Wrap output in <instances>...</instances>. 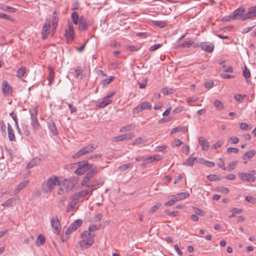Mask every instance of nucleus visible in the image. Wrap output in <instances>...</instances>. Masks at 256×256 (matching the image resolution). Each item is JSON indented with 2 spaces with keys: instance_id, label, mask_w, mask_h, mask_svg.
<instances>
[{
  "instance_id": "obj_11",
  "label": "nucleus",
  "mask_w": 256,
  "mask_h": 256,
  "mask_svg": "<svg viewBox=\"0 0 256 256\" xmlns=\"http://www.w3.org/2000/svg\"><path fill=\"white\" fill-rule=\"evenodd\" d=\"M92 194V190L88 188V190H84L78 192L74 194L72 196V198L78 200L83 198L88 195L90 196Z\"/></svg>"
},
{
  "instance_id": "obj_6",
  "label": "nucleus",
  "mask_w": 256,
  "mask_h": 256,
  "mask_svg": "<svg viewBox=\"0 0 256 256\" xmlns=\"http://www.w3.org/2000/svg\"><path fill=\"white\" fill-rule=\"evenodd\" d=\"M68 28L65 30V37L68 43H71L74 39V32L72 23L68 22Z\"/></svg>"
},
{
  "instance_id": "obj_45",
  "label": "nucleus",
  "mask_w": 256,
  "mask_h": 256,
  "mask_svg": "<svg viewBox=\"0 0 256 256\" xmlns=\"http://www.w3.org/2000/svg\"><path fill=\"white\" fill-rule=\"evenodd\" d=\"M114 76H110L108 78H106L104 80L102 84H103L104 86H106L109 84H110L112 81L114 80Z\"/></svg>"
},
{
  "instance_id": "obj_17",
  "label": "nucleus",
  "mask_w": 256,
  "mask_h": 256,
  "mask_svg": "<svg viewBox=\"0 0 256 256\" xmlns=\"http://www.w3.org/2000/svg\"><path fill=\"white\" fill-rule=\"evenodd\" d=\"M2 90L4 94L8 96L12 93V89L10 85L6 80H4L2 84Z\"/></svg>"
},
{
  "instance_id": "obj_28",
  "label": "nucleus",
  "mask_w": 256,
  "mask_h": 256,
  "mask_svg": "<svg viewBox=\"0 0 256 256\" xmlns=\"http://www.w3.org/2000/svg\"><path fill=\"white\" fill-rule=\"evenodd\" d=\"M46 242V238L42 234H39L36 238V244L38 246L43 245Z\"/></svg>"
},
{
  "instance_id": "obj_55",
  "label": "nucleus",
  "mask_w": 256,
  "mask_h": 256,
  "mask_svg": "<svg viewBox=\"0 0 256 256\" xmlns=\"http://www.w3.org/2000/svg\"><path fill=\"white\" fill-rule=\"evenodd\" d=\"M38 160L36 158H34L27 164L26 168H30L36 164Z\"/></svg>"
},
{
  "instance_id": "obj_29",
  "label": "nucleus",
  "mask_w": 256,
  "mask_h": 256,
  "mask_svg": "<svg viewBox=\"0 0 256 256\" xmlns=\"http://www.w3.org/2000/svg\"><path fill=\"white\" fill-rule=\"evenodd\" d=\"M38 106H36L30 108L29 112L30 116V119L38 118Z\"/></svg>"
},
{
  "instance_id": "obj_21",
  "label": "nucleus",
  "mask_w": 256,
  "mask_h": 256,
  "mask_svg": "<svg viewBox=\"0 0 256 256\" xmlns=\"http://www.w3.org/2000/svg\"><path fill=\"white\" fill-rule=\"evenodd\" d=\"M78 24V28L80 30H84L88 28L87 22L84 20L83 16H80Z\"/></svg>"
},
{
  "instance_id": "obj_20",
  "label": "nucleus",
  "mask_w": 256,
  "mask_h": 256,
  "mask_svg": "<svg viewBox=\"0 0 256 256\" xmlns=\"http://www.w3.org/2000/svg\"><path fill=\"white\" fill-rule=\"evenodd\" d=\"M256 154V151L254 150H252L246 152L242 156V158L244 160V164H247V160L252 158Z\"/></svg>"
},
{
  "instance_id": "obj_35",
  "label": "nucleus",
  "mask_w": 256,
  "mask_h": 256,
  "mask_svg": "<svg viewBox=\"0 0 256 256\" xmlns=\"http://www.w3.org/2000/svg\"><path fill=\"white\" fill-rule=\"evenodd\" d=\"M190 194L187 192H180L175 195L178 201L184 200L189 196Z\"/></svg>"
},
{
  "instance_id": "obj_52",
  "label": "nucleus",
  "mask_w": 256,
  "mask_h": 256,
  "mask_svg": "<svg viewBox=\"0 0 256 256\" xmlns=\"http://www.w3.org/2000/svg\"><path fill=\"white\" fill-rule=\"evenodd\" d=\"M228 142H230L231 144H236L239 142V139L236 136H232L228 140Z\"/></svg>"
},
{
  "instance_id": "obj_19",
  "label": "nucleus",
  "mask_w": 256,
  "mask_h": 256,
  "mask_svg": "<svg viewBox=\"0 0 256 256\" xmlns=\"http://www.w3.org/2000/svg\"><path fill=\"white\" fill-rule=\"evenodd\" d=\"M256 16V6L250 8L248 12L246 13L243 20H248Z\"/></svg>"
},
{
  "instance_id": "obj_3",
  "label": "nucleus",
  "mask_w": 256,
  "mask_h": 256,
  "mask_svg": "<svg viewBox=\"0 0 256 256\" xmlns=\"http://www.w3.org/2000/svg\"><path fill=\"white\" fill-rule=\"evenodd\" d=\"M95 234L89 231L84 230L80 235V240L78 242L80 248L84 250L90 248L94 242Z\"/></svg>"
},
{
  "instance_id": "obj_15",
  "label": "nucleus",
  "mask_w": 256,
  "mask_h": 256,
  "mask_svg": "<svg viewBox=\"0 0 256 256\" xmlns=\"http://www.w3.org/2000/svg\"><path fill=\"white\" fill-rule=\"evenodd\" d=\"M50 20H47L43 26L42 32L43 39L46 38L50 34Z\"/></svg>"
},
{
  "instance_id": "obj_62",
  "label": "nucleus",
  "mask_w": 256,
  "mask_h": 256,
  "mask_svg": "<svg viewBox=\"0 0 256 256\" xmlns=\"http://www.w3.org/2000/svg\"><path fill=\"white\" fill-rule=\"evenodd\" d=\"M223 144V141H218L212 145V148L214 149H217L220 148Z\"/></svg>"
},
{
  "instance_id": "obj_38",
  "label": "nucleus",
  "mask_w": 256,
  "mask_h": 256,
  "mask_svg": "<svg viewBox=\"0 0 256 256\" xmlns=\"http://www.w3.org/2000/svg\"><path fill=\"white\" fill-rule=\"evenodd\" d=\"M170 200L165 203L166 206H170L174 204L178 201L175 195L170 196Z\"/></svg>"
},
{
  "instance_id": "obj_47",
  "label": "nucleus",
  "mask_w": 256,
  "mask_h": 256,
  "mask_svg": "<svg viewBox=\"0 0 256 256\" xmlns=\"http://www.w3.org/2000/svg\"><path fill=\"white\" fill-rule=\"evenodd\" d=\"M102 217V215L101 214H98L92 217L90 220V222H96L100 221Z\"/></svg>"
},
{
  "instance_id": "obj_57",
  "label": "nucleus",
  "mask_w": 256,
  "mask_h": 256,
  "mask_svg": "<svg viewBox=\"0 0 256 256\" xmlns=\"http://www.w3.org/2000/svg\"><path fill=\"white\" fill-rule=\"evenodd\" d=\"M0 127L1 130L4 134H6V126L3 121L0 122Z\"/></svg>"
},
{
  "instance_id": "obj_16",
  "label": "nucleus",
  "mask_w": 256,
  "mask_h": 256,
  "mask_svg": "<svg viewBox=\"0 0 256 256\" xmlns=\"http://www.w3.org/2000/svg\"><path fill=\"white\" fill-rule=\"evenodd\" d=\"M238 176L241 180L248 182H254L256 180L255 176L250 174L249 173H240Z\"/></svg>"
},
{
  "instance_id": "obj_14",
  "label": "nucleus",
  "mask_w": 256,
  "mask_h": 256,
  "mask_svg": "<svg viewBox=\"0 0 256 256\" xmlns=\"http://www.w3.org/2000/svg\"><path fill=\"white\" fill-rule=\"evenodd\" d=\"M134 136V133H128L122 135L115 136L112 138L114 142L123 141L125 140H128L132 139Z\"/></svg>"
},
{
  "instance_id": "obj_53",
  "label": "nucleus",
  "mask_w": 256,
  "mask_h": 256,
  "mask_svg": "<svg viewBox=\"0 0 256 256\" xmlns=\"http://www.w3.org/2000/svg\"><path fill=\"white\" fill-rule=\"evenodd\" d=\"M238 164V162L237 161H234L230 163L228 166V170H234L236 165L237 164Z\"/></svg>"
},
{
  "instance_id": "obj_1",
  "label": "nucleus",
  "mask_w": 256,
  "mask_h": 256,
  "mask_svg": "<svg viewBox=\"0 0 256 256\" xmlns=\"http://www.w3.org/2000/svg\"><path fill=\"white\" fill-rule=\"evenodd\" d=\"M74 185L73 181L70 178H66L62 176L53 175L44 181L42 190L45 192H50L56 186H58L57 190L58 194L64 195L72 190Z\"/></svg>"
},
{
  "instance_id": "obj_37",
  "label": "nucleus",
  "mask_w": 256,
  "mask_h": 256,
  "mask_svg": "<svg viewBox=\"0 0 256 256\" xmlns=\"http://www.w3.org/2000/svg\"><path fill=\"white\" fill-rule=\"evenodd\" d=\"M26 69L24 67H21L17 70L16 72V76L20 78H21L23 76H24V74H26Z\"/></svg>"
},
{
  "instance_id": "obj_46",
  "label": "nucleus",
  "mask_w": 256,
  "mask_h": 256,
  "mask_svg": "<svg viewBox=\"0 0 256 256\" xmlns=\"http://www.w3.org/2000/svg\"><path fill=\"white\" fill-rule=\"evenodd\" d=\"M214 106L218 110H222L224 108L223 103L218 100H216L214 102Z\"/></svg>"
},
{
  "instance_id": "obj_56",
  "label": "nucleus",
  "mask_w": 256,
  "mask_h": 256,
  "mask_svg": "<svg viewBox=\"0 0 256 256\" xmlns=\"http://www.w3.org/2000/svg\"><path fill=\"white\" fill-rule=\"evenodd\" d=\"M162 46V44H156L151 46L149 50L151 52L154 51V50L158 49L159 48H160Z\"/></svg>"
},
{
  "instance_id": "obj_26",
  "label": "nucleus",
  "mask_w": 256,
  "mask_h": 256,
  "mask_svg": "<svg viewBox=\"0 0 256 256\" xmlns=\"http://www.w3.org/2000/svg\"><path fill=\"white\" fill-rule=\"evenodd\" d=\"M152 23L153 25L160 28H164L168 25V22L164 20H152Z\"/></svg>"
},
{
  "instance_id": "obj_43",
  "label": "nucleus",
  "mask_w": 256,
  "mask_h": 256,
  "mask_svg": "<svg viewBox=\"0 0 256 256\" xmlns=\"http://www.w3.org/2000/svg\"><path fill=\"white\" fill-rule=\"evenodd\" d=\"M174 92V90L172 88H164L162 90V92L164 95H168L172 94Z\"/></svg>"
},
{
  "instance_id": "obj_44",
  "label": "nucleus",
  "mask_w": 256,
  "mask_h": 256,
  "mask_svg": "<svg viewBox=\"0 0 256 256\" xmlns=\"http://www.w3.org/2000/svg\"><path fill=\"white\" fill-rule=\"evenodd\" d=\"M182 142L178 138H175L174 140L171 145L172 147H178L182 144Z\"/></svg>"
},
{
  "instance_id": "obj_10",
  "label": "nucleus",
  "mask_w": 256,
  "mask_h": 256,
  "mask_svg": "<svg viewBox=\"0 0 256 256\" xmlns=\"http://www.w3.org/2000/svg\"><path fill=\"white\" fill-rule=\"evenodd\" d=\"M152 104L148 102H144L138 105L134 109V113L138 114L140 112L144 110H150L152 108Z\"/></svg>"
},
{
  "instance_id": "obj_42",
  "label": "nucleus",
  "mask_w": 256,
  "mask_h": 256,
  "mask_svg": "<svg viewBox=\"0 0 256 256\" xmlns=\"http://www.w3.org/2000/svg\"><path fill=\"white\" fill-rule=\"evenodd\" d=\"M242 75L246 78H248L250 76V70L244 66V68H242Z\"/></svg>"
},
{
  "instance_id": "obj_59",
  "label": "nucleus",
  "mask_w": 256,
  "mask_h": 256,
  "mask_svg": "<svg viewBox=\"0 0 256 256\" xmlns=\"http://www.w3.org/2000/svg\"><path fill=\"white\" fill-rule=\"evenodd\" d=\"M238 149L235 148H228L227 149V152L228 154L234 153L237 154L238 152Z\"/></svg>"
},
{
  "instance_id": "obj_27",
  "label": "nucleus",
  "mask_w": 256,
  "mask_h": 256,
  "mask_svg": "<svg viewBox=\"0 0 256 256\" xmlns=\"http://www.w3.org/2000/svg\"><path fill=\"white\" fill-rule=\"evenodd\" d=\"M30 124L32 128L34 130H38L40 129L41 126L38 122V118L30 119Z\"/></svg>"
},
{
  "instance_id": "obj_22",
  "label": "nucleus",
  "mask_w": 256,
  "mask_h": 256,
  "mask_svg": "<svg viewBox=\"0 0 256 256\" xmlns=\"http://www.w3.org/2000/svg\"><path fill=\"white\" fill-rule=\"evenodd\" d=\"M198 142L203 150H207L210 147V144L208 141L203 137L198 138Z\"/></svg>"
},
{
  "instance_id": "obj_58",
  "label": "nucleus",
  "mask_w": 256,
  "mask_h": 256,
  "mask_svg": "<svg viewBox=\"0 0 256 256\" xmlns=\"http://www.w3.org/2000/svg\"><path fill=\"white\" fill-rule=\"evenodd\" d=\"M184 106H178V107L175 108L174 110H173L172 112L174 114H178V113H180L181 112H182L184 110Z\"/></svg>"
},
{
  "instance_id": "obj_13",
  "label": "nucleus",
  "mask_w": 256,
  "mask_h": 256,
  "mask_svg": "<svg viewBox=\"0 0 256 256\" xmlns=\"http://www.w3.org/2000/svg\"><path fill=\"white\" fill-rule=\"evenodd\" d=\"M71 202L68 204L66 208V212H70L76 210L78 208V200L72 198V196H70Z\"/></svg>"
},
{
  "instance_id": "obj_36",
  "label": "nucleus",
  "mask_w": 256,
  "mask_h": 256,
  "mask_svg": "<svg viewBox=\"0 0 256 256\" xmlns=\"http://www.w3.org/2000/svg\"><path fill=\"white\" fill-rule=\"evenodd\" d=\"M16 200L15 198H11L3 202L2 205L4 206H12Z\"/></svg>"
},
{
  "instance_id": "obj_31",
  "label": "nucleus",
  "mask_w": 256,
  "mask_h": 256,
  "mask_svg": "<svg viewBox=\"0 0 256 256\" xmlns=\"http://www.w3.org/2000/svg\"><path fill=\"white\" fill-rule=\"evenodd\" d=\"M58 14L55 11L52 16V27L53 30H56L58 24Z\"/></svg>"
},
{
  "instance_id": "obj_24",
  "label": "nucleus",
  "mask_w": 256,
  "mask_h": 256,
  "mask_svg": "<svg viewBox=\"0 0 256 256\" xmlns=\"http://www.w3.org/2000/svg\"><path fill=\"white\" fill-rule=\"evenodd\" d=\"M7 128L9 140L10 141H15L16 137L14 132V130L10 124H8Z\"/></svg>"
},
{
  "instance_id": "obj_30",
  "label": "nucleus",
  "mask_w": 256,
  "mask_h": 256,
  "mask_svg": "<svg viewBox=\"0 0 256 256\" xmlns=\"http://www.w3.org/2000/svg\"><path fill=\"white\" fill-rule=\"evenodd\" d=\"M48 128L50 130L51 132L54 135H56L58 134V132H57V129H56V126L54 122L52 120L49 122L48 123Z\"/></svg>"
},
{
  "instance_id": "obj_61",
  "label": "nucleus",
  "mask_w": 256,
  "mask_h": 256,
  "mask_svg": "<svg viewBox=\"0 0 256 256\" xmlns=\"http://www.w3.org/2000/svg\"><path fill=\"white\" fill-rule=\"evenodd\" d=\"M182 152L186 155H188L190 152V147L188 146H183L182 148Z\"/></svg>"
},
{
  "instance_id": "obj_40",
  "label": "nucleus",
  "mask_w": 256,
  "mask_h": 256,
  "mask_svg": "<svg viewBox=\"0 0 256 256\" xmlns=\"http://www.w3.org/2000/svg\"><path fill=\"white\" fill-rule=\"evenodd\" d=\"M134 128H135V126L134 124H129V125L122 127L120 129V132H126L130 131V130H132L133 129H134Z\"/></svg>"
},
{
  "instance_id": "obj_41",
  "label": "nucleus",
  "mask_w": 256,
  "mask_h": 256,
  "mask_svg": "<svg viewBox=\"0 0 256 256\" xmlns=\"http://www.w3.org/2000/svg\"><path fill=\"white\" fill-rule=\"evenodd\" d=\"M161 206L160 202L156 203L154 206H152L149 210L148 212L150 214H153L156 212Z\"/></svg>"
},
{
  "instance_id": "obj_54",
  "label": "nucleus",
  "mask_w": 256,
  "mask_h": 256,
  "mask_svg": "<svg viewBox=\"0 0 256 256\" xmlns=\"http://www.w3.org/2000/svg\"><path fill=\"white\" fill-rule=\"evenodd\" d=\"M99 227L96 224H92L89 226L88 230L87 231H89L90 232L92 233L96 231L98 229Z\"/></svg>"
},
{
  "instance_id": "obj_25",
  "label": "nucleus",
  "mask_w": 256,
  "mask_h": 256,
  "mask_svg": "<svg viewBox=\"0 0 256 256\" xmlns=\"http://www.w3.org/2000/svg\"><path fill=\"white\" fill-rule=\"evenodd\" d=\"M28 183V180H24L23 182L20 183L16 188L14 190V194H16L19 192L21 190L26 186Z\"/></svg>"
},
{
  "instance_id": "obj_33",
  "label": "nucleus",
  "mask_w": 256,
  "mask_h": 256,
  "mask_svg": "<svg viewBox=\"0 0 256 256\" xmlns=\"http://www.w3.org/2000/svg\"><path fill=\"white\" fill-rule=\"evenodd\" d=\"M48 70H49V74H48V80L49 81V84L50 85L54 80L55 74H54V69L52 67L50 66L48 68Z\"/></svg>"
},
{
  "instance_id": "obj_64",
  "label": "nucleus",
  "mask_w": 256,
  "mask_h": 256,
  "mask_svg": "<svg viewBox=\"0 0 256 256\" xmlns=\"http://www.w3.org/2000/svg\"><path fill=\"white\" fill-rule=\"evenodd\" d=\"M213 85L214 82L212 80L204 84L205 88L208 89L212 88L213 86Z\"/></svg>"
},
{
  "instance_id": "obj_34",
  "label": "nucleus",
  "mask_w": 256,
  "mask_h": 256,
  "mask_svg": "<svg viewBox=\"0 0 256 256\" xmlns=\"http://www.w3.org/2000/svg\"><path fill=\"white\" fill-rule=\"evenodd\" d=\"M71 18L72 22L75 24H78L80 17L79 16L78 14L76 12H74L71 15Z\"/></svg>"
},
{
  "instance_id": "obj_7",
  "label": "nucleus",
  "mask_w": 256,
  "mask_h": 256,
  "mask_svg": "<svg viewBox=\"0 0 256 256\" xmlns=\"http://www.w3.org/2000/svg\"><path fill=\"white\" fill-rule=\"evenodd\" d=\"M50 223L53 232L56 235L59 234L61 230V226L58 216H52L50 220Z\"/></svg>"
},
{
  "instance_id": "obj_51",
  "label": "nucleus",
  "mask_w": 256,
  "mask_h": 256,
  "mask_svg": "<svg viewBox=\"0 0 256 256\" xmlns=\"http://www.w3.org/2000/svg\"><path fill=\"white\" fill-rule=\"evenodd\" d=\"M146 142V140H144V138H142V137H139V138H136L134 140L133 143L134 144H140L144 143Z\"/></svg>"
},
{
  "instance_id": "obj_49",
  "label": "nucleus",
  "mask_w": 256,
  "mask_h": 256,
  "mask_svg": "<svg viewBox=\"0 0 256 256\" xmlns=\"http://www.w3.org/2000/svg\"><path fill=\"white\" fill-rule=\"evenodd\" d=\"M246 96V95L242 96L240 94H236L234 95V98L236 102H242Z\"/></svg>"
},
{
  "instance_id": "obj_63",
  "label": "nucleus",
  "mask_w": 256,
  "mask_h": 256,
  "mask_svg": "<svg viewBox=\"0 0 256 256\" xmlns=\"http://www.w3.org/2000/svg\"><path fill=\"white\" fill-rule=\"evenodd\" d=\"M2 9L4 10H8L12 12H15V8L12 7L8 6H3L2 8Z\"/></svg>"
},
{
  "instance_id": "obj_2",
  "label": "nucleus",
  "mask_w": 256,
  "mask_h": 256,
  "mask_svg": "<svg viewBox=\"0 0 256 256\" xmlns=\"http://www.w3.org/2000/svg\"><path fill=\"white\" fill-rule=\"evenodd\" d=\"M96 168H92L84 177L82 181V185L90 189L92 192L94 190L98 188L104 184V181L102 178L90 181L92 177L98 173Z\"/></svg>"
},
{
  "instance_id": "obj_4",
  "label": "nucleus",
  "mask_w": 256,
  "mask_h": 256,
  "mask_svg": "<svg viewBox=\"0 0 256 256\" xmlns=\"http://www.w3.org/2000/svg\"><path fill=\"white\" fill-rule=\"evenodd\" d=\"M77 166V168L74 170V173L78 175H82L86 172L88 170L92 169V165L88 164L86 161H82L74 164Z\"/></svg>"
},
{
  "instance_id": "obj_5",
  "label": "nucleus",
  "mask_w": 256,
  "mask_h": 256,
  "mask_svg": "<svg viewBox=\"0 0 256 256\" xmlns=\"http://www.w3.org/2000/svg\"><path fill=\"white\" fill-rule=\"evenodd\" d=\"M245 11V8L244 7L240 8L233 12L232 16L225 17V21H228L232 19H240L242 20H246L242 19L246 15Z\"/></svg>"
},
{
  "instance_id": "obj_18",
  "label": "nucleus",
  "mask_w": 256,
  "mask_h": 256,
  "mask_svg": "<svg viewBox=\"0 0 256 256\" xmlns=\"http://www.w3.org/2000/svg\"><path fill=\"white\" fill-rule=\"evenodd\" d=\"M200 46L203 50L208 52H212L214 49V44L208 42H201Z\"/></svg>"
},
{
  "instance_id": "obj_60",
  "label": "nucleus",
  "mask_w": 256,
  "mask_h": 256,
  "mask_svg": "<svg viewBox=\"0 0 256 256\" xmlns=\"http://www.w3.org/2000/svg\"><path fill=\"white\" fill-rule=\"evenodd\" d=\"M208 180L211 181H215L219 180L218 176L216 175L210 174L207 176Z\"/></svg>"
},
{
  "instance_id": "obj_32",
  "label": "nucleus",
  "mask_w": 256,
  "mask_h": 256,
  "mask_svg": "<svg viewBox=\"0 0 256 256\" xmlns=\"http://www.w3.org/2000/svg\"><path fill=\"white\" fill-rule=\"evenodd\" d=\"M188 130V128L186 126H180V127H176L172 128L170 132V134H172L176 132H179L180 131H182L184 132H186Z\"/></svg>"
},
{
  "instance_id": "obj_9",
  "label": "nucleus",
  "mask_w": 256,
  "mask_h": 256,
  "mask_svg": "<svg viewBox=\"0 0 256 256\" xmlns=\"http://www.w3.org/2000/svg\"><path fill=\"white\" fill-rule=\"evenodd\" d=\"M82 220H74L68 228L66 231V234L68 235L72 232L76 230L82 224Z\"/></svg>"
},
{
  "instance_id": "obj_8",
  "label": "nucleus",
  "mask_w": 256,
  "mask_h": 256,
  "mask_svg": "<svg viewBox=\"0 0 256 256\" xmlns=\"http://www.w3.org/2000/svg\"><path fill=\"white\" fill-rule=\"evenodd\" d=\"M96 148L94 144H90L78 150L73 155L74 158H78L84 154L92 152Z\"/></svg>"
},
{
  "instance_id": "obj_39",
  "label": "nucleus",
  "mask_w": 256,
  "mask_h": 256,
  "mask_svg": "<svg viewBox=\"0 0 256 256\" xmlns=\"http://www.w3.org/2000/svg\"><path fill=\"white\" fill-rule=\"evenodd\" d=\"M196 160V158H192L190 156L186 160L184 163L185 166H192L194 162Z\"/></svg>"
},
{
  "instance_id": "obj_23",
  "label": "nucleus",
  "mask_w": 256,
  "mask_h": 256,
  "mask_svg": "<svg viewBox=\"0 0 256 256\" xmlns=\"http://www.w3.org/2000/svg\"><path fill=\"white\" fill-rule=\"evenodd\" d=\"M162 156L160 154H156L149 157L145 158V161L148 163H151L154 161H158L162 160Z\"/></svg>"
},
{
  "instance_id": "obj_50",
  "label": "nucleus",
  "mask_w": 256,
  "mask_h": 256,
  "mask_svg": "<svg viewBox=\"0 0 256 256\" xmlns=\"http://www.w3.org/2000/svg\"><path fill=\"white\" fill-rule=\"evenodd\" d=\"M245 200L248 202L252 204H256V198L251 196H247L245 197Z\"/></svg>"
},
{
  "instance_id": "obj_12",
  "label": "nucleus",
  "mask_w": 256,
  "mask_h": 256,
  "mask_svg": "<svg viewBox=\"0 0 256 256\" xmlns=\"http://www.w3.org/2000/svg\"><path fill=\"white\" fill-rule=\"evenodd\" d=\"M115 94L114 92H112L108 94L102 98V101L98 104V107L103 108L110 104L112 102V97Z\"/></svg>"
},
{
  "instance_id": "obj_48",
  "label": "nucleus",
  "mask_w": 256,
  "mask_h": 256,
  "mask_svg": "<svg viewBox=\"0 0 256 256\" xmlns=\"http://www.w3.org/2000/svg\"><path fill=\"white\" fill-rule=\"evenodd\" d=\"M240 129L244 130H246L251 129V126L245 122H241L240 124Z\"/></svg>"
}]
</instances>
